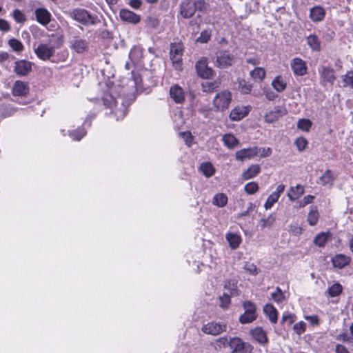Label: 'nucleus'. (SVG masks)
I'll return each instance as SVG.
<instances>
[{"label": "nucleus", "instance_id": "obj_57", "mask_svg": "<svg viewBox=\"0 0 353 353\" xmlns=\"http://www.w3.org/2000/svg\"><path fill=\"white\" fill-rule=\"evenodd\" d=\"M243 306L245 312L256 314V305L252 302L250 301H245Z\"/></svg>", "mask_w": 353, "mask_h": 353}, {"label": "nucleus", "instance_id": "obj_23", "mask_svg": "<svg viewBox=\"0 0 353 353\" xmlns=\"http://www.w3.org/2000/svg\"><path fill=\"white\" fill-rule=\"evenodd\" d=\"M306 41L312 51L319 52L321 50V43L317 35L310 34L306 37Z\"/></svg>", "mask_w": 353, "mask_h": 353}, {"label": "nucleus", "instance_id": "obj_24", "mask_svg": "<svg viewBox=\"0 0 353 353\" xmlns=\"http://www.w3.org/2000/svg\"><path fill=\"white\" fill-rule=\"evenodd\" d=\"M334 181V176L332 174V171L330 170H327L323 175L319 177L318 183L323 186L332 187L333 185Z\"/></svg>", "mask_w": 353, "mask_h": 353}, {"label": "nucleus", "instance_id": "obj_36", "mask_svg": "<svg viewBox=\"0 0 353 353\" xmlns=\"http://www.w3.org/2000/svg\"><path fill=\"white\" fill-rule=\"evenodd\" d=\"M228 203V196L223 193H219L214 195L212 203L218 207H224Z\"/></svg>", "mask_w": 353, "mask_h": 353}, {"label": "nucleus", "instance_id": "obj_46", "mask_svg": "<svg viewBox=\"0 0 353 353\" xmlns=\"http://www.w3.org/2000/svg\"><path fill=\"white\" fill-rule=\"evenodd\" d=\"M312 122L307 119H299L297 122V128L301 130L308 132L312 126Z\"/></svg>", "mask_w": 353, "mask_h": 353}, {"label": "nucleus", "instance_id": "obj_45", "mask_svg": "<svg viewBox=\"0 0 353 353\" xmlns=\"http://www.w3.org/2000/svg\"><path fill=\"white\" fill-rule=\"evenodd\" d=\"M8 44L10 47L15 52H20L23 51L24 47L23 43L16 39H10L8 41Z\"/></svg>", "mask_w": 353, "mask_h": 353}, {"label": "nucleus", "instance_id": "obj_39", "mask_svg": "<svg viewBox=\"0 0 353 353\" xmlns=\"http://www.w3.org/2000/svg\"><path fill=\"white\" fill-rule=\"evenodd\" d=\"M276 217L273 214H270L267 218H262L259 221V225L261 229L271 227L275 222Z\"/></svg>", "mask_w": 353, "mask_h": 353}, {"label": "nucleus", "instance_id": "obj_43", "mask_svg": "<svg viewBox=\"0 0 353 353\" xmlns=\"http://www.w3.org/2000/svg\"><path fill=\"white\" fill-rule=\"evenodd\" d=\"M328 236L329 233L321 232L314 238V243L319 247H324L328 240Z\"/></svg>", "mask_w": 353, "mask_h": 353}, {"label": "nucleus", "instance_id": "obj_27", "mask_svg": "<svg viewBox=\"0 0 353 353\" xmlns=\"http://www.w3.org/2000/svg\"><path fill=\"white\" fill-rule=\"evenodd\" d=\"M225 238L230 248L233 250L238 248L241 243V237L236 234L228 233Z\"/></svg>", "mask_w": 353, "mask_h": 353}, {"label": "nucleus", "instance_id": "obj_55", "mask_svg": "<svg viewBox=\"0 0 353 353\" xmlns=\"http://www.w3.org/2000/svg\"><path fill=\"white\" fill-rule=\"evenodd\" d=\"M85 131L83 129H81L72 131L70 133V136L73 140L79 141L85 135Z\"/></svg>", "mask_w": 353, "mask_h": 353}, {"label": "nucleus", "instance_id": "obj_9", "mask_svg": "<svg viewBox=\"0 0 353 353\" xmlns=\"http://www.w3.org/2000/svg\"><path fill=\"white\" fill-rule=\"evenodd\" d=\"M335 72L330 67L323 66L319 70L321 84L323 86L330 83L332 85L336 79Z\"/></svg>", "mask_w": 353, "mask_h": 353}, {"label": "nucleus", "instance_id": "obj_15", "mask_svg": "<svg viewBox=\"0 0 353 353\" xmlns=\"http://www.w3.org/2000/svg\"><path fill=\"white\" fill-rule=\"evenodd\" d=\"M170 97L176 103H182L185 101L183 90L179 85H173L170 88Z\"/></svg>", "mask_w": 353, "mask_h": 353}, {"label": "nucleus", "instance_id": "obj_48", "mask_svg": "<svg viewBox=\"0 0 353 353\" xmlns=\"http://www.w3.org/2000/svg\"><path fill=\"white\" fill-rule=\"evenodd\" d=\"M243 269L247 272H248L250 274H252V275H257L259 272V270L257 268V267L256 266V265H254L252 263H250V262H245L244 263Z\"/></svg>", "mask_w": 353, "mask_h": 353}, {"label": "nucleus", "instance_id": "obj_25", "mask_svg": "<svg viewBox=\"0 0 353 353\" xmlns=\"http://www.w3.org/2000/svg\"><path fill=\"white\" fill-rule=\"evenodd\" d=\"M72 48L77 53H83L88 48V42L85 39L77 38L71 43Z\"/></svg>", "mask_w": 353, "mask_h": 353}, {"label": "nucleus", "instance_id": "obj_37", "mask_svg": "<svg viewBox=\"0 0 353 353\" xmlns=\"http://www.w3.org/2000/svg\"><path fill=\"white\" fill-rule=\"evenodd\" d=\"M343 86L350 87L353 89V71L349 70L344 75L341 76Z\"/></svg>", "mask_w": 353, "mask_h": 353}, {"label": "nucleus", "instance_id": "obj_63", "mask_svg": "<svg viewBox=\"0 0 353 353\" xmlns=\"http://www.w3.org/2000/svg\"><path fill=\"white\" fill-rule=\"evenodd\" d=\"M127 114V109L123 108L122 109H117L114 112V114L117 117V119H123Z\"/></svg>", "mask_w": 353, "mask_h": 353}, {"label": "nucleus", "instance_id": "obj_6", "mask_svg": "<svg viewBox=\"0 0 353 353\" xmlns=\"http://www.w3.org/2000/svg\"><path fill=\"white\" fill-rule=\"evenodd\" d=\"M183 52V46L181 43H171L170 56L172 63L176 65V68L181 65Z\"/></svg>", "mask_w": 353, "mask_h": 353}, {"label": "nucleus", "instance_id": "obj_13", "mask_svg": "<svg viewBox=\"0 0 353 353\" xmlns=\"http://www.w3.org/2000/svg\"><path fill=\"white\" fill-rule=\"evenodd\" d=\"M291 68L294 74L303 76L307 73L306 63L300 58H294L290 63Z\"/></svg>", "mask_w": 353, "mask_h": 353}, {"label": "nucleus", "instance_id": "obj_1", "mask_svg": "<svg viewBox=\"0 0 353 353\" xmlns=\"http://www.w3.org/2000/svg\"><path fill=\"white\" fill-rule=\"evenodd\" d=\"M63 41L57 34H52L46 43H40L34 50L37 56L43 61L49 60L54 55L56 50L61 48Z\"/></svg>", "mask_w": 353, "mask_h": 353}, {"label": "nucleus", "instance_id": "obj_52", "mask_svg": "<svg viewBox=\"0 0 353 353\" xmlns=\"http://www.w3.org/2000/svg\"><path fill=\"white\" fill-rule=\"evenodd\" d=\"M259 186L258 184L255 182H250L248 183L245 187V191L249 194H253L258 191Z\"/></svg>", "mask_w": 353, "mask_h": 353}, {"label": "nucleus", "instance_id": "obj_62", "mask_svg": "<svg viewBox=\"0 0 353 353\" xmlns=\"http://www.w3.org/2000/svg\"><path fill=\"white\" fill-rule=\"evenodd\" d=\"M0 30L3 32L10 31V26L6 20L0 19Z\"/></svg>", "mask_w": 353, "mask_h": 353}, {"label": "nucleus", "instance_id": "obj_17", "mask_svg": "<svg viewBox=\"0 0 353 353\" xmlns=\"http://www.w3.org/2000/svg\"><path fill=\"white\" fill-rule=\"evenodd\" d=\"M331 261L334 268L342 269L350 263L351 258L344 254H337L332 258Z\"/></svg>", "mask_w": 353, "mask_h": 353}, {"label": "nucleus", "instance_id": "obj_5", "mask_svg": "<svg viewBox=\"0 0 353 353\" xmlns=\"http://www.w3.org/2000/svg\"><path fill=\"white\" fill-rule=\"evenodd\" d=\"M229 346L232 353H251L252 347L239 337L230 339Z\"/></svg>", "mask_w": 353, "mask_h": 353}, {"label": "nucleus", "instance_id": "obj_38", "mask_svg": "<svg viewBox=\"0 0 353 353\" xmlns=\"http://www.w3.org/2000/svg\"><path fill=\"white\" fill-rule=\"evenodd\" d=\"M200 170L207 177H210L214 174V168L211 163H203L200 166Z\"/></svg>", "mask_w": 353, "mask_h": 353}, {"label": "nucleus", "instance_id": "obj_64", "mask_svg": "<svg viewBox=\"0 0 353 353\" xmlns=\"http://www.w3.org/2000/svg\"><path fill=\"white\" fill-rule=\"evenodd\" d=\"M255 208V205L252 203H249V206L248 207L247 210L244 212H242L241 213H240L239 214V217H243V216H248L250 214L251 212H252L254 210Z\"/></svg>", "mask_w": 353, "mask_h": 353}, {"label": "nucleus", "instance_id": "obj_20", "mask_svg": "<svg viewBox=\"0 0 353 353\" xmlns=\"http://www.w3.org/2000/svg\"><path fill=\"white\" fill-rule=\"evenodd\" d=\"M252 338L261 345L266 344L268 341L266 332L261 327H256L250 331Z\"/></svg>", "mask_w": 353, "mask_h": 353}, {"label": "nucleus", "instance_id": "obj_56", "mask_svg": "<svg viewBox=\"0 0 353 353\" xmlns=\"http://www.w3.org/2000/svg\"><path fill=\"white\" fill-rule=\"evenodd\" d=\"M295 321V316L290 314V313H285L283 314L282 319H281V323H288V325H291Z\"/></svg>", "mask_w": 353, "mask_h": 353}, {"label": "nucleus", "instance_id": "obj_28", "mask_svg": "<svg viewBox=\"0 0 353 353\" xmlns=\"http://www.w3.org/2000/svg\"><path fill=\"white\" fill-rule=\"evenodd\" d=\"M224 289L229 291L230 295L236 296L239 294L238 281L235 279H229L224 283Z\"/></svg>", "mask_w": 353, "mask_h": 353}, {"label": "nucleus", "instance_id": "obj_61", "mask_svg": "<svg viewBox=\"0 0 353 353\" xmlns=\"http://www.w3.org/2000/svg\"><path fill=\"white\" fill-rule=\"evenodd\" d=\"M313 199H314V196H311V195L305 196L303 199V200L300 201V203H299V207H300V208H303V207H305L306 205H307V204H309V203H312Z\"/></svg>", "mask_w": 353, "mask_h": 353}, {"label": "nucleus", "instance_id": "obj_44", "mask_svg": "<svg viewBox=\"0 0 353 353\" xmlns=\"http://www.w3.org/2000/svg\"><path fill=\"white\" fill-rule=\"evenodd\" d=\"M195 12H205L208 8V3L205 0H193Z\"/></svg>", "mask_w": 353, "mask_h": 353}, {"label": "nucleus", "instance_id": "obj_54", "mask_svg": "<svg viewBox=\"0 0 353 353\" xmlns=\"http://www.w3.org/2000/svg\"><path fill=\"white\" fill-rule=\"evenodd\" d=\"M293 330L296 334L301 335L306 330V323L302 321H299L294 325Z\"/></svg>", "mask_w": 353, "mask_h": 353}, {"label": "nucleus", "instance_id": "obj_11", "mask_svg": "<svg viewBox=\"0 0 353 353\" xmlns=\"http://www.w3.org/2000/svg\"><path fill=\"white\" fill-rule=\"evenodd\" d=\"M286 113L285 109L281 106L274 107L273 109L270 110L264 115L265 121L268 123H272L277 120L283 115Z\"/></svg>", "mask_w": 353, "mask_h": 353}, {"label": "nucleus", "instance_id": "obj_18", "mask_svg": "<svg viewBox=\"0 0 353 353\" xmlns=\"http://www.w3.org/2000/svg\"><path fill=\"white\" fill-rule=\"evenodd\" d=\"M259 154V148L253 147L244 148L236 152L235 157L238 160L243 161L245 159H251Z\"/></svg>", "mask_w": 353, "mask_h": 353}, {"label": "nucleus", "instance_id": "obj_58", "mask_svg": "<svg viewBox=\"0 0 353 353\" xmlns=\"http://www.w3.org/2000/svg\"><path fill=\"white\" fill-rule=\"evenodd\" d=\"M180 136L184 139L185 143L188 146H190L193 140L191 133L189 132H183L180 133Z\"/></svg>", "mask_w": 353, "mask_h": 353}, {"label": "nucleus", "instance_id": "obj_40", "mask_svg": "<svg viewBox=\"0 0 353 353\" xmlns=\"http://www.w3.org/2000/svg\"><path fill=\"white\" fill-rule=\"evenodd\" d=\"M342 285L339 283H336L328 288L327 293L330 296L335 297L339 296L342 292Z\"/></svg>", "mask_w": 353, "mask_h": 353}, {"label": "nucleus", "instance_id": "obj_50", "mask_svg": "<svg viewBox=\"0 0 353 353\" xmlns=\"http://www.w3.org/2000/svg\"><path fill=\"white\" fill-rule=\"evenodd\" d=\"M230 295L227 293H223L222 296L219 297V306L222 308H228L230 304Z\"/></svg>", "mask_w": 353, "mask_h": 353}, {"label": "nucleus", "instance_id": "obj_30", "mask_svg": "<svg viewBox=\"0 0 353 353\" xmlns=\"http://www.w3.org/2000/svg\"><path fill=\"white\" fill-rule=\"evenodd\" d=\"M220 84L221 82L219 80L205 81L201 83V89L202 91L205 92H213L220 86Z\"/></svg>", "mask_w": 353, "mask_h": 353}, {"label": "nucleus", "instance_id": "obj_41", "mask_svg": "<svg viewBox=\"0 0 353 353\" xmlns=\"http://www.w3.org/2000/svg\"><path fill=\"white\" fill-rule=\"evenodd\" d=\"M252 85L244 79L239 80V90L242 94H249L252 90Z\"/></svg>", "mask_w": 353, "mask_h": 353}, {"label": "nucleus", "instance_id": "obj_3", "mask_svg": "<svg viewBox=\"0 0 353 353\" xmlns=\"http://www.w3.org/2000/svg\"><path fill=\"white\" fill-rule=\"evenodd\" d=\"M231 101V92L228 90H223L216 94L213 100V105L216 111H224L228 109Z\"/></svg>", "mask_w": 353, "mask_h": 353}, {"label": "nucleus", "instance_id": "obj_59", "mask_svg": "<svg viewBox=\"0 0 353 353\" xmlns=\"http://www.w3.org/2000/svg\"><path fill=\"white\" fill-rule=\"evenodd\" d=\"M272 154V149L270 148H259V154L261 157H267Z\"/></svg>", "mask_w": 353, "mask_h": 353}, {"label": "nucleus", "instance_id": "obj_14", "mask_svg": "<svg viewBox=\"0 0 353 353\" xmlns=\"http://www.w3.org/2000/svg\"><path fill=\"white\" fill-rule=\"evenodd\" d=\"M29 90L30 88L27 82L17 80L13 84L12 92L14 96L26 97Z\"/></svg>", "mask_w": 353, "mask_h": 353}, {"label": "nucleus", "instance_id": "obj_32", "mask_svg": "<svg viewBox=\"0 0 353 353\" xmlns=\"http://www.w3.org/2000/svg\"><path fill=\"white\" fill-rule=\"evenodd\" d=\"M222 141L224 145L228 148L232 149L239 144V140L231 134H225L223 136Z\"/></svg>", "mask_w": 353, "mask_h": 353}, {"label": "nucleus", "instance_id": "obj_49", "mask_svg": "<svg viewBox=\"0 0 353 353\" xmlns=\"http://www.w3.org/2000/svg\"><path fill=\"white\" fill-rule=\"evenodd\" d=\"M279 198L278 197L277 194L272 193L267 199L264 204V208L266 210L270 209L273 205L279 200Z\"/></svg>", "mask_w": 353, "mask_h": 353}, {"label": "nucleus", "instance_id": "obj_2", "mask_svg": "<svg viewBox=\"0 0 353 353\" xmlns=\"http://www.w3.org/2000/svg\"><path fill=\"white\" fill-rule=\"evenodd\" d=\"M70 16L74 20L85 26L94 25L97 23V17L92 16L83 8L74 9L71 12Z\"/></svg>", "mask_w": 353, "mask_h": 353}, {"label": "nucleus", "instance_id": "obj_51", "mask_svg": "<svg viewBox=\"0 0 353 353\" xmlns=\"http://www.w3.org/2000/svg\"><path fill=\"white\" fill-rule=\"evenodd\" d=\"M12 16L15 21L17 23H23L26 21L25 14L18 9L13 11Z\"/></svg>", "mask_w": 353, "mask_h": 353}, {"label": "nucleus", "instance_id": "obj_7", "mask_svg": "<svg viewBox=\"0 0 353 353\" xmlns=\"http://www.w3.org/2000/svg\"><path fill=\"white\" fill-rule=\"evenodd\" d=\"M226 327L227 325L224 323L212 321L205 324L201 330L205 334L215 336L226 331Z\"/></svg>", "mask_w": 353, "mask_h": 353}, {"label": "nucleus", "instance_id": "obj_22", "mask_svg": "<svg viewBox=\"0 0 353 353\" xmlns=\"http://www.w3.org/2000/svg\"><path fill=\"white\" fill-rule=\"evenodd\" d=\"M325 15V10L321 6H315L310 10V17L314 22L323 21Z\"/></svg>", "mask_w": 353, "mask_h": 353}, {"label": "nucleus", "instance_id": "obj_26", "mask_svg": "<svg viewBox=\"0 0 353 353\" xmlns=\"http://www.w3.org/2000/svg\"><path fill=\"white\" fill-rule=\"evenodd\" d=\"M263 312L272 323H276L278 320L276 309L272 304H266L263 307Z\"/></svg>", "mask_w": 353, "mask_h": 353}, {"label": "nucleus", "instance_id": "obj_16", "mask_svg": "<svg viewBox=\"0 0 353 353\" xmlns=\"http://www.w3.org/2000/svg\"><path fill=\"white\" fill-rule=\"evenodd\" d=\"M119 17L122 21L132 24H137L141 20V17L139 14L127 9H121L119 12Z\"/></svg>", "mask_w": 353, "mask_h": 353}, {"label": "nucleus", "instance_id": "obj_34", "mask_svg": "<svg viewBox=\"0 0 353 353\" xmlns=\"http://www.w3.org/2000/svg\"><path fill=\"white\" fill-rule=\"evenodd\" d=\"M272 86L277 92H281L286 88L287 84L281 76H277L272 81Z\"/></svg>", "mask_w": 353, "mask_h": 353}, {"label": "nucleus", "instance_id": "obj_60", "mask_svg": "<svg viewBox=\"0 0 353 353\" xmlns=\"http://www.w3.org/2000/svg\"><path fill=\"white\" fill-rule=\"evenodd\" d=\"M132 77L134 81L135 85L137 88H139L141 86L142 84V78L139 74L137 72H132Z\"/></svg>", "mask_w": 353, "mask_h": 353}, {"label": "nucleus", "instance_id": "obj_29", "mask_svg": "<svg viewBox=\"0 0 353 353\" xmlns=\"http://www.w3.org/2000/svg\"><path fill=\"white\" fill-rule=\"evenodd\" d=\"M261 171L259 165L254 164L252 165L248 168L246 171L243 173V178L245 180H248L256 176Z\"/></svg>", "mask_w": 353, "mask_h": 353}, {"label": "nucleus", "instance_id": "obj_19", "mask_svg": "<svg viewBox=\"0 0 353 353\" xmlns=\"http://www.w3.org/2000/svg\"><path fill=\"white\" fill-rule=\"evenodd\" d=\"M34 14L37 21L41 25L46 26L51 21V14L46 8H37L35 10Z\"/></svg>", "mask_w": 353, "mask_h": 353}, {"label": "nucleus", "instance_id": "obj_31", "mask_svg": "<svg viewBox=\"0 0 353 353\" xmlns=\"http://www.w3.org/2000/svg\"><path fill=\"white\" fill-rule=\"evenodd\" d=\"M304 193V188L301 185L296 187H292L288 193V196L290 201H295Z\"/></svg>", "mask_w": 353, "mask_h": 353}, {"label": "nucleus", "instance_id": "obj_53", "mask_svg": "<svg viewBox=\"0 0 353 353\" xmlns=\"http://www.w3.org/2000/svg\"><path fill=\"white\" fill-rule=\"evenodd\" d=\"M299 151H303L307 145V141L304 137H299L295 140L294 142Z\"/></svg>", "mask_w": 353, "mask_h": 353}, {"label": "nucleus", "instance_id": "obj_10", "mask_svg": "<svg viewBox=\"0 0 353 353\" xmlns=\"http://www.w3.org/2000/svg\"><path fill=\"white\" fill-rule=\"evenodd\" d=\"M14 71L19 76H26L32 71V63L27 60L17 61Z\"/></svg>", "mask_w": 353, "mask_h": 353}, {"label": "nucleus", "instance_id": "obj_4", "mask_svg": "<svg viewBox=\"0 0 353 353\" xmlns=\"http://www.w3.org/2000/svg\"><path fill=\"white\" fill-rule=\"evenodd\" d=\"M234 57L227 50H219L216 53L215 65L221 68H226L232 65Z\"/></svg>", "mask_w": 353, "mask_h": 353}, {"label": "nucleus", "instance_id": "obj_21", "mask_svg": "<svg viewBox=\"0 0 353 353\" xmlns=\"http://www.w3.org/2000/svg\"><path fill=\"white\" fill-rule=\"evenodd\" d=\"M249 109L247 107H235L230 113L232 121H240L248 114Z\"/></svg>", "mask_w": 353, "mask_h": 353}, {"label": "nucleus", "instance_id": "obj_47", "mask_svg": "<svg viewBox=\"0 0 353 353\" xmlns=\"http://www.w3.org/2000/svg\"><path fill=\"white\" fill-rule=\"evenodd\" d=\"M271 298L276 303H281L285 299L283 292L279 287H277L275 291L271 294Z\"/></svg>", "mask_w": 353, "mask_h": 353}, {"label": "nucleus", "instance_id": "obj_12", "mask_svg": "<svg viewBox=\"0 0 353 353\" xmlns=\"http://www.w3.org/2000/svg\"><path fill=\"white\" fill-rule=\"evenodd\" d=\"M195 13L193 0H183L180 3V14L185 19L191 18Z\"/></svg>", "mask_w": 353, "mask_h": 353}, {"label": "nucleus", "instance_id": "obj_33", "mask_svg": "<svg viewBox=\"0 0 353 353\" xmlns=\"http://www.w3.org/2000/svg\"><path fill=\"white\" fill-rule=\"evenodd\" d=\"M266 75L263 68L257 67L250 72V76L256 81H262Z\"/></svg>", "mask_w": 353, "mask_h": 353}, {"label": "nucleus", "instance_id": "obj_35", "mask_svg": "<svg viewBox=\"0 0 353 353\" xmlns=\"http://www.w3.org/2000/svg\"><path fill=\"white\" fill-rule=\"evenodd\" d=\"M319 214L316 206H312L307 215V221L310 225H315L319 220Z\"/></svg>", "mask_w": 353, "mask_h": 353}, {"label": "nucleus", "instance_id": "obj_8", "mask_svg": "<svg viewBox=\"0 0 353 353\" xmlns=\"http://www.w3.org/2000/svg\"><path fill=\"white\" fill-rule=\"evenodd\" d=\"M197 74L202 79H210L213 76V70L208 66L205 58L199 60L195 65Z\"/></svg>", "mask_w": 353, "mask_h": 353}, {"label": "nucleus", "instance_id": "obj_42", "mask_svg": "<svg viewBox=\"0 0 353 353\" xmlns=\"http://www.w3.org/2000/svg\"><path fill=\"white\" fill-rule=\"evenodd\" d=\"M256 319V314L244 312V313L239 316V321L242 324H246L254 321Z\"/></svg>", "mask_w": 353, "mask_h": 353}]
</instances>
